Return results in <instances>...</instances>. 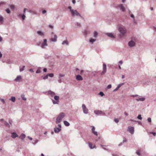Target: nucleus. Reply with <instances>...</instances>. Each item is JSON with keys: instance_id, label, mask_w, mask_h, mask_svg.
I'll return each mask as SVG.
<instances>
[{"instance_id": "nucleus-54", "label": "nucleus", "mask_w": 156, "mask_h": 156, "mask_svg": "<svg viewBox=\"0 0 156 156\" xmlns=\"http://www.w3.org/2000/svg\"><path fill=\"white\" fill-rule=\"evenodd\" d=\"M100 145L104 150H107V149L105 148L104 147V145H102V144H101Z\"/></svg>"}, {"instance_id": "nucleus-45", "label": "nucleus", "mask_w": 156, "mask_h": 156, "mask_svg": "<svg viewBox=\"0 0 156 156\" xmlns=\"http://www.w3.org/2000/svg\"><path fill=\"white\" fill-rule=\"evenodd\" d=\"M114 121L116 123H117L119 122V120L118 119L115 118L114 119Z\"/></svg>"}, {"instance_id": "nucleus-59", "label": "nucleus", "mask_w": 156, "mask_h": 156, "mask_svg": "<svg viewBox=\"0 0 156 156\" xmlns=\"http://www.w3.org/2000/svg\"><path fill=\"white\" fill-rule=\"evenodd\" d=\"M41 72V71L40 70L38 69L36 71V73H40Z\"/></svg>"}, {"instance_id": "nucleus-38", "label": "nucleus", "mask_w": 156, "mask_h": 156, "mask_svg": "<svg viewBox=\"0 0 156 156\" xmlns=\"http://www.w3.org/2000/svg\"><path fill=\"white\" fill-rule=\"evenodd\" d=\"M59 77H58V79H60L61 78V77H64L65 76V75L64 74H59Z\"/></svg>"}, {"instance_id": "nucleus-13", "label": "nucleus", "mask_w": 156, "mask_h": 156, "mask_svg": "<svg viewBox=\"0 0 156 156\" xmlns=\"http://www.w3.org/2000/svg\"><path fill=\"white\" fill-rule=\"evenodd\" d=\"M37 33L38 36L41 37H43L44 35V32L41 30L37 31Z\"/></svg>"}, {"instance_id": "nucleus-25", "label": "nucleus", "mask_w": 156, "mask_h": 156, "mask_svg": "<svg viewBox=\"0 0 156 156\" xmlns=\"http://www.w3.org/2000/svg\"><path fill=\"white\" fill-rule=\"evenodd\" d=\"M26 137V135L25 134L22 133L20 136L19 138L21 139L22 140H23Z\"/></svg>"}, {"instance_id": "nucleus-17", "label": "nucleus", "mask_w": 156, "mask_h": 156, "mask_svg": "<svg viewBox=\"0 0 156 156\" xmlns=\"http://www.w3.org/2000/svg\"><path fill=\"white\" fill-rule=\"evenodd\" d=\"M55 94V93L51 90H49L48 91V95H50L51 97H53Z\"/></svg>"}, {"instance_id": "nucleus-43", "label": "nucleus", "mask_w": 156, "mask_h": 156, "mask_svg": "<svg viewBox=\"0 0 156 156\" xmlns=\"http://www.w3.org/2000/svg\"><path fill=\"white\" fill-rule=\"evenodd\" d=\"M137 118L138 119L141 120L142 119V117L141 116V115H139L137 116Z\"/></svg>"}, {"instance_id": "nucleus-52", "label": "nucleus", "mask_w": 156, "mask_h": 156, "mask_svg": "<svg viewBox=\"0 0 156 156\" xmlns=\"http://www.w3.org/2000/svg\"><path fill=\"white\" fill-rule=\"evenodd\" d=\"M0 101H2L3 104H4L5 103V101L4 99L2 98H0Z\"/></svg>"}, {"instance_id": "nucleus-51", "label": "nucleus", "mask_w": 156, "mask_h": 156, "mask_svg": "<svg viewBox=\"0 0 156 156\" xmlns=\"http://www.w3.org/2000/svg\"><path fill=\"white\" fill-rule=\"evenodd\" d=\"M112 87V85L111 84H109L108 85L107 87V88H108V89H110Z\"/></svg>"}, {"instance_id": "nucleus-22", "label": "nucleus", "mask_w": 156, "mask_h": 156, "mask_svg": "<svg viewBox=\"0 0 156 156\" xmlns=\"http://www.w3.org/2000/svg\"><path fill=\"white\" fill-rule=\"evenodd\" d=\"M145 98H138L136 99V100L138 101H144L145 100Z\"/></svg>"}, {"instance_id": "nucleus-16", "label": "nucleus", "mask_w": 156, "mask_h": 156, "mask_svg": "<svg viewBox=\"0 0 156 156\" xmlns=\"http://www.w3.org/2000/svg\"><path fill=\"white\" fill-rule=\"evenodd\" d=\"M62 44L63 45H66L68 46L69 45V42L67 40H66L63 41L62 43Z\"/></svg>"}, {"instance_id": "nucleus-4", "label": "nucleus", "mask_w": 156, "mask_h": 156, "mask_svg": "<svg viewBox=\"0 0 156 156\" xmlns=\"http://www.w3.org/2000/svg\"><path fill=\"white\" fill-rule=\"evenodd\" d=\"M65 114L63 112L60 113L56 119V123H59L61 121L62 119L64 117Z\"/></svg>"}, {"instance_id": "nucleus-56", "label": "nucleus", "mask_w": 156, "mask_h": 156, "mask_svg": "<svg viewBox=\"0 0 156 156\" xmlns=\"http://www.w3.org/2000/svg\"><path fill=\"white\" fill-rule=\"evenodd\" d=\"M47 12V11L46 10H43L42 11V13L43 14H44L45 13H46Z\"/></svg>"}, {"instance_id": "nucleus-64", "label": "nucleus", "mask_w": 156, "mask_h": 156, "mask_svg": "<svg viewBox=\"0 0 156 156\" xmlns=\"http://www.w3.org/2000/svg\"><path fill=\"white\" fill-rule=\"evenodd\" d=\"M112 156H118L115 154H112Z\"/></svg>"}, {"instance_id": "nucleus-63", "label": "nucleus", "mask_w": 156, "mask_h": 156, "mask_svg": "<svg viewBox=\"0 0 156 156\" xmlns=\"http://www.w3.org/2000/svg\"><path fill=\"white\" fill-rule=\"evenodd\" d=\"M58 81L59 83H61L62 82V80H61V79L60 78V79H59L58 80Z\"/></svg>"}, {"instance_id": "nucleus-62", "label": "nucleus", "mask_w": 156, "mask_h": 156, "mask_svg": "<svg viewBox=\"0 0 156 156\" xmlns=\"http://www.w3.org/2000/svg\"><path fill=\"white\" fill-rule=\"evenodd\" d=\"M47 69L46 68H44L43 69V71L44 72H46Z\"/></svg>"}, {"instance_id": "nucleus-35", "label": "nucleus", "mask_w": 156, "mask_h": 156, "mask_svg": "<svg viewBox=\"0 0 156 156\" xmlns=\"http://www.w3.org/2000/svg\"><path fill=\"white\" fill-rule=\"evenodd\" d=\"M83 33L84 35L85 36H87L88 34V31L86 30H84Z\"/></svg>"}, {"instance_id": "nucleus-61", "label": "nucleus", "mask_w": 156, "mask_h": 156, "mask_svg": "<svg viewBox=\"0 0 156 156\" xmlns=\"http://www.w3.org/2000/svg\"><path fill=\"white\" fill-rule=\"evenodd\" d=\"M28 138L29 140H32L33 139L32 137H30L29 136H28Z\"/></svg>"}, {"instance_id": "nucleus-53", "label": "nucleus", "mask_w": 156, "mask_h": 156, "mask_svg": "<svg viewBox=\"0 0 156 156\" xmlns=\"http://www.w3.org/2000/svg\"><path fill=\"white\" fill-rule=\"evenodd\" d=\"M150 133L153 134V135L154 136H155L156 135V133H155V132H150Z\"/></svg>"}, {"instance_id": "nucleus-57", "label": "nucleus", "mask_w": 156, "mask_h": 156, "mask_svg": "<svg viewBox=\"0 0 156 156\" xmlns=\"http://www.w3.org/2000/svg\"><path fill=\"white\" fill-rule=\"evenodd\" d=\"M136 154L138 155H140V152L138 151H137L136 152Z\"/></svg>"}, {"instance_id": "nucleus-39", "label": "nucleus", "mask_w": 156, "mask_h": 156, "mask_svg": "<svg viewBox=\"0 0 156 156\" xmlns=\"http://www.w3.org/2000/svg\"><path fill=\"white\" fill-rule=\"evenodd\" d=\"M21 18L23 20H24L26 18V16L24 14H22L21 16Z\"/></svg>"}, {"instance_id": "nucleus-47", "label": "nucleus", "mask_w": 156, "mask_h": 156, "mask_svg": "<svg viewBox=\"0 0 156 156\" xmlns=\"http://www.w3.org/2000/svg\"><path fill=\"white\" fill-rule=\"evenodd\" d=\"M147 120L150 123H151V118L149 117V118H148L147 119Z\"/></svg>"}, {"instance_id": "nucleus-28", "label": "nucleus", "mask_w": 156, "mask_h": 156, "mask_svg": "<svg viewBox=\"0 0 156 156\" xmlns=\"http://www.w3.org/2000/svg\"><path fill=\"white\" fill-rule=\"evenodd\" d=\"M9 100L12 101L13 102H15L16 101V98L15 97L12 96L11 98L9 99Z\"/></svg>"}, {"instance_id": "nucleus-3", "label": "nucleus", "mask_w": 156, "mask_h": 156, "mask_svg": "<svg viewBox=\"0 0 156 156\" xmlns=\"http://www.w3.org/2000/svg\"><path fill=\"white\" fill-rule=\"evenodd\" d=\"M118 30L119 31L121 34L120 35V36L121 37V35H124L126 33V28L122 25H120L119 26Z\"/></svg>"}, {"instance_id": "nucleus-36", "label": "nucleus", "mask_w": 156, "mask_h": 156, "mask_svg": "<svg viewBox=\"0 0 156 156\" xmlns=\"http://www.w3.org/2000/svg\"><path fill=\"white\" fill-rule=\"evenodd\" d=\"M22 99L24 101H26L27 100V98L25 97V95L24 94H22L21 96Z\"/></svg>"}, {"instance_id": "nucleus-32", "label": "nucleus", "mask_w": 156, "mask_h": 156, "mask_svg": "<svg viewBox=\"0 0 156 156\" xmlns=\"http://www.w3.org/2000/svg\"><path fill=\"white\" fill-rule=\"evenodd\" d=\"M4 20V18L3 16L0 15V23H2Z\"/></svg>"}, {"instance_id": "nucleus-31", "label": "nucleus", "mask_w": 156, "mask_h": 156, "mask_svg": "<svg viewBox=\"0 0 156 156\" xmlns=\"http://www.w3.org/2000/svg\"><path fill=\"white\" fill-rule=\"evenodd\" d=\"M39 141L37 139L34 140L32 142V144L34 145H35Z\"/></svg>"}, {"instance_id": "nucleus-18", "label": "nucleus", "mask_w": 156, "mask_h": 156, "mask_svg": "<svg viewBox=\"0 0 156 156\" xmlns=\"http://www.w3.org/2000/svg\"><path fill=\"white\" fill-rule=\"evenodd\" d=\"M54 38H51L50 39V41L54 42H55L57 41V37L56 34L54 35Z\"/></svg>"}, {"instance_id": "nucleus-40", "label": "nucleus", "mask_w": 156, "mask_h": 156, "mask_svg": "<svg viewBox=\"0 0 156 156\" xmlns=\"http://www.w3.org/2000/svg\"><path fill=\"white\" fill-rule=\"evenodd\" d=\"M48 76H49V77H52L54 76V74L53 73H51L50 74H47Z\"/></svg>"}, {"instance_id": "nucleus-29", "label": "nucleus", "mask_w": 156, "mask_h": 156, "mask_svg": "<svg viewBox=\"0 0 156 156\" xmlns=\"http://www.w3.org/2000/svg\"><path fill=\"white\" fill-rule=\"evenodd\" d=\"M98 32L96 31H94V35H93V37H94V38H96L97 36H98Z\"/></svg>"}, {"instance_id": "nucleus-58", "label": "nucleus", "mask_w": 156, "mask_h": 156, "mask_svg": "<svg viewBox=\"0 0 156 156\" xmlns=\"http://www.w3.org/2000/svg\"><path fill=\"white\" fill-rule=\"evenodd\" d=\"M119 64L121 65L122 64L123 62L122 60H120L119 62Z\"/></svg>"}, {"instance_id": "nucleus-2", "label": "nucleus", "mask_w": 156, "mask_h": 156, "mask_svg": "<svg viewBox=\"0 0 156 156\" xmlns=\"http://www.w3.org/2000/svg\"><path fill=\"white\" fill-rule=\"evenodd\" d=\"M68 9H69L71 15L72 16H79L82 17L80 13L76 10L72 9V7L71 6H69L68 7Z\"/></svg>"}, {"instance_id": "nucleus-20", "label": "nucleus", "mask_w": 156, "mask_h": 156, "mask_svg": "<svg viewBox=\"0 0 156 156\" xmlns=\"http://www.w3.org/2000/svg\"><path fill=\"white\" fill-rule=\"evenodd\" d=\"M29 12L33 15H37V13L36 11L34 10H29L28 11Z\"/></svg>"}, {"instance_id": "nucleus-1", "label": "nucleus", "mask_w": 156, "mask_h": 156, "mask_svg": "<svg viewBox=\"0 0 156 156\" xmlns=\"http://www.w3.org/2000/svg\"><path fill=\"white\" fill-rule=\"evenodd\" d=\"M47 41V40L46 39H44L43 40H41L40 42H37V44L38 46L42 48L45 49L48 46Z\"/></svg>"}, {"instance_id": "nucleus-19", "label": "nucleus", "mask_w": 156, "mask_h": 156, "mask_svg": "<svg viewBox=\"0 0 156 156\" xmlns=\"http://www.w3.org/2000/svg\"><path fill=\"white\" fill-rule=\"evenodd\" d=\"M76 79L78 80H83V78L79 75H78L76 76Z\"/></svg>"}, {"instance_id": "nucleus-5", "label": "nucleus", "mask_w": 156, "mask_h": 156, "mask_svg": "<svg viewBox=\"0 0 156 156\" xmlns=\"http://www.w3.org/2000/svg\"><path fill=\"white\" fill-rule=\"evenodd\" d=\"M55 100H52V103L54 104H58L59 102V97L58 96H55L54 97Z\"/></svg>"}, {"instance_id": "nucleus-12", "label": "nucleus", "mask_w": 156, "mask_h": 156, "mask_svg": "<svg viewBox=\"0 0 156 156\" xmlns=\"http://www.w3.org/2000/svg\"><path fill=\"white\" fill-rule=\"evenodd\" d=\"M135 44V42L133 40H131L128 42V45L130 47H134Z\"/></svg>"}, {"instance_id": "nucleus-55", "label": "nucleus", "mask_w": 156, "mask_h": 156, "mask_svg": "<svg viewBox=\"0 0 156 156\" xmlns=\"http://www.w3.org/2000/svg\"><path fill=\"white\" fill-rule=\"evenodd\" d=\"M49 27L51 29H52L53 27V26L51 24L49 25Z\"/></svg>"}, {"instance_id": "nucleus-27", "label": "nucleus", "mask_w": 156, "mask_h": 156, "mask_svg": "<svg viewBox=\"0 0 156 156\" xmlns=\"http://www.w3.org/2000/svg\"><path fill=\"white\" fill-rule=\"evenodd\" d=\"M63 122L65 125L66 126H69L70 125L69 123L67 121H63Z\"/></svg>"}, {"instance_id": "nucleus-15", "label": "nucleus", "mask_w": 156, "mask_h": 156, "mask_svg": "<svg viewBox=\"0 0 156 156\" xmlns=\"http://www.w3.org/2000/svg\"><path fill=\"white\" fill-rule=\"evenodd\" d=\"M11 136L12 138L14 139L16 137H18V135L16 132H12L11 133Z\"/></svg>"}, {"instance_id": "nucleus-34", "label": "nucleus", "mask_w": 156, "mask_h": 156, "mask_svg": "<svg viewBox=\"0 0 156 156\" xmlns=\"http://www.w3.org/2000/svg\"><path fill=\"white\" fill-rule=\"evenodd\" d=\"M76 27L80 28L81 27L80 23L78 22H76Z\"/></svg>"}, {"instance_id": "nucleus-37", "label": "nucleus", "mask_w": 156, "mask_h": 156, "mask_svg": "<svg viewBox=\"0 0 156 156\" xmlns=\"http://www.w3.org/2000/svg\"><path fill=\"white\" fill-rule=\"evenodd\" d=\"M48 74H47L45 76H42V77L43 79L46 80L48 78Z\"/></svg>"}, {"instance_id": "nucleus-21", "label": "nucleus", "mask_w": 156, "mask_h": 156, "mask_svg": "<svg viewBox=\"0 0 156 156\" xmlns=\"http://www.w3.org/2000/svg\"><path fill=\"white\" fill-rule=\"evenodd\" d=\"M61 130V129L58 127H55L54 128V131L55 133L59 132Z\"/></svg>"}, {"instance_id": "nucleus-60", "label": "nucleus", "mask_w": 156, "mask_h": 156, "mask_svg": "<svg viewBox=\"0 0 156 156\" xmlns=\"http://www.w3.org/2000/svg\"><path fill=\"white\" fill-rule=\"evenodd\" d=\"M130 17H131L133 19H134L135 18L134 16V15L133 14H131L130 15Z\"/></svg>"}, {"instance_id": "nucleus-14", "label": "nucleus", "mask_w": 156, "mask_h": 156, "mask_svg": "<svg viewBox=\"0 0 156 156\" xmlns=\"http://www.w3.org/2000/svg\"><path fill=\"white\" fill-rule=\"evenodd\" d=\"M91 127L92 128L91 131H92V133H93L95 135L97 136L98 135V133L97 132L95 131V127L93 126H91Z\"/></svg>"}, {"instance_id": "nucleus-50", "label": "nucleus", "mask_w": 156, "mask_h": 156, "mask_svg": "<svg viewBox=\"0 0 156 156\" xmlns=\"http://www.w3.org/2000/svg\"><path fill=\"white\" fill-rule=\"evenodd\" d=\"M27 9L26 8H25L24 9V10H23V14H25V13L26 12V11L27 10Z\"/></svg>"}, {"instance_id": "nucleus-6", "label": "nucleus", "mask_w": 156, "mask_h": 156, "mask_svg": "<svg viewBox=\"0 0 156 156\" xmlns=\"http://www.w3.org/2000/svg\"><path fill=\"white\" fill-rule=\"evenodd\" d=\"M94 113L97 115H105V113L103 111L99 110H95L94 111Z\"/></svg>"}, {"instance_id": "nucleus-26", "label": "nucleus", "mask_w": 156, "mask_h": 156, "mask_svg": "<svg viewBox=\"0 0 156 156\" xmlns=\"http://www.w3.org/2000/svg\"><path fill=\"white\" fill-rule=\"evenodd\" d=\"M21 79V76L20 75L17 76L16 78L14 80L16 81H19V80Z\"/></svg>"}, {"instance_id": "nucleus-48", "label": "nucleus", "mask_w": 156, "mask_h": 156, "mask_svg": "<svg viewBox=\"0 0 156 156\" xmlns=\"http://www.w3.org/2000/svg\"><path fill=\"white\" fill-rule=\"evenodd\" d=\"M131 97H140L137 94L133 95L131 96Z\"/></svg>"}, {"instance_id": "nucleus-30", "label": "nucleus", "mask_w": 156, "mask_h": 156, "mask_svg": "<svg viewBox=\"0 0 156 156\" xmlns=\"http://www.w3.org/2000/svg\"><path fill=\"white\" fill-rule=\"evenodd\" d=\"M96 39H91L90 40L89 42L91 44H93L94 42L96 41Z\"/></svg>"}, {"instance_id": "nucleus-44", "label": "nucleus", "mask_w": 156, "mask_h": 156, "mask_svg": "<svg viewBox=\"0 0 156 156\" xmlns=\"http://www.w3.org/2000/svg\"><path fill=\"white\" fill-rule=\"evenodd\" d=\"M25 66H23L21 68H20V71L22 72L24 70V68L25 67Z\"/></svg>"}, {"instance_id": "nucleus-24", "label": "nucleus", "mask_w": 156, "mask_h": 156, "mask_svg": "<svg viewBox=\"0 0 156 156\" xmlns=\"http://www.w3.org/2000/svg\"><path fill=\"white\" fill-rule=\"evenodd\" d=\"M127 141V140L125 138V137H124L123 138V140L122 141V142L121 143H120L118 146H121V145H122V144L123 143H126Z\"/></svg>"}, {"instance_id": "nucleus-33", "label": "nucleus", "mask_w": 156, "mask_h": 156, "mask_svg": "<svg viewBox=\"0 0 156 156\" xmlns=\"http://www.w3.org/2000/svg\"><path fill=\"white\" fill-rule=\"evenodd\" d=\"M89 146L91 149H93L95 147V146L93 147L92 144L91 143H89Z\"/></svg>"}, {"instance_id": "nucleus-41", "label": "nucleus", "mask_w": 156, "mask_h": 156, "mask_svg": "<svg viewBox=\"0 0 156 156\" xmlns=\"http://www.w3.org/2000/svg\"><path fill=\"white\" fill-rule=\"evenodd\" d=\"M5 11L7 13L9 14L11 12L9 9H6Z\"/></svg>"}, {"instance_id": "nucleus-42", "label": "nucleus", "mask_w": 156, "mask_h": 156, "mask_svg": "<svg viewBox=\"0 0 156 156\" xmlns=\"http://www.w3.org/2000/svg\"><path fill=\"white\" fill-rule=\"evenodd\" d=\"M98 94L100 95L102 97L104 95V94L101 91Z\"/></svg>"}, {"instance_id": "nucleus-11", "label": "nucleus", "mask_w": 156, "mask_h": 156, "mask_svg": "<svg viewBox=\"0 0 156 156\" xmlns=\"http://www.w3.org/2000/svg\"><path fill=\"white\" fill-rule=\"evenodd\" d=\"M127 131L130 132L131 134H133L134 132V128L133 127L129 126L127 129Z\"/></svg>"}, {"instance_id": "nucleus-46", "label": "nucleus", "mask_w": 156, "mask_h": 156, "mask_svg": "<svg viewBox=\"0 0 156 156\" xmlns=\"http://www.w3.org/2000/svg\"><path fill=\"white\" fill-rule=\"evenodd\" d=\"M10 8L12 9H13L15 8V7L13 5H11L10 6Z\"/></svg>"}, {"instance_id": "nucleus-7", "label": "nucleus", "mask_w": 156, "mask_h": 156, "mask_svg": "<svg viewBox=\"0 0 156 156\" xmlns=\"http://www.w3.org/2000/svg\"><path fill=\"white\" fill-rule=\"evenodd\" d=\"M82 107L83 113L85 114H87L88 113V110L87 108L85 105L84 104H83L82 105Z\"/></svg>"}, {"instance_id": "nucleus-8", "label": "nucleus", "mask_w": 156, "mask_h": 156, "mask_svg": "<svg viewBox=\"0 0 156 156\" xmlns=\"http://www.w3.org/2000/svg\"><path fill=\"white\" fill-rule=\"evenodd\" d=\"M12 120H9V122L8 123L6 121L4 122V124L7 127L9 128L12 125Z\"/></svg>"}, {"instance_id": "nucleus-23", "label": "nucleus", "mask_w": 156, "mask_h": 156, "mask_svg": "<svg viewBox=\"0 0 156 156\" xmlns=\"http://www.w3.org/2000/svg\"><path fill=\"white\" fill-rule=\"evenodd\" d=\"M106 34L108 36L111 38H114L115 37L114 35L112 33H107Z\"/></svg>"}, {"instance_id": "nucleus-10", "label": "nucleus", "mask_w": 156, "mask_h": 156, "mask_svg": "<svg viewBox=\"0 0 156 156\" xmlns=\"http://www.w3.org/2000/svg\"><path fill=\"white\" fill-rule=\"evenodd\" d=\"M118 8L119 9V10L122 12H124L125 11V8L123 6L122 4H120L117 6Z\"/></svg>"}, {"instance_id": "nucleus-9", "label": "nucleus", "mask_w": 156, "mask_h": 156, "mask_svg": "<svg viewBox=\"0 0 156 156\" xmlns=\"http://www.w3.org/2000/svg\"><path fill=\"white\" fill-rule=\"evenodd\" d=\"M107 67L105 64L104 63L103 65V71L101 73V75H104L106 72Z\"/></svg>"}, {"instance_id": "nucleus-49", "label": "nucleus", "mask_w": 156, "mask_h": 156, "mask_svg": "<svg viewBox=\"0 0 156 156\" xmlns=\"http://www.w3.org/2000/svg\"><path fill=\"white\" fill-rule=\"evenodd\" d=\"M6 4V3L4 2H0V6L2 5H5Z\"/></svg>"}]
</instances>
